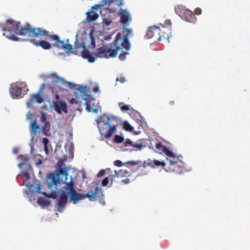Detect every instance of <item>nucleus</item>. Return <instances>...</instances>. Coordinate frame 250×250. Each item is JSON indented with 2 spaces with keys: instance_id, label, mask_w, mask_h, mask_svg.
<instances>
[{
  "instance_id": "obj_21",
  "label": "nucleus",
  "mask_w": 250,
  "mask_h": 250,
  "mask_svg": "<svg viewBox=\"0 0 250 250\" xmlns=\"http://www.w3.org/2000/svg\"><path fill=\"white\" fill-rule=\"evenodd\" d=\"M48 77L54 83H59L61 84H64V80L58 76L56 73H51L48 76Z\"/></svg>"
},
{
  "instance_id": "obj_28",
  "label": "nucleus",
  "mask_w": 250,
  "mask_h": 250,
  "mask_svg": "<svg viewBox=\"0 0 250 250\" xmlns=\"http://www.w3.org/2000/svg\"><path fill=\"white\" fill-rule=\"evenodd\" d=\"M163 152L167 155V156L172 157L173 158H175V155L173 154L172 152H171L170 150H169L168 148L166 147Z\"/></svg>"
},
{
  "instance_id": "obj_36",
  "label": "nucleus",
  "mask_w": 250,
  "mask_h": 250,
  "mask_svg": "<svg viewBox=\"0 0 250 250\" xmlns=\"http://www.w3.org/2000/svg\"><path fill=\"white\" fill-rule=\"evenodd\" d=\"M20 166H25V167L27 169H30L31 168V166L29 165V163H27L26 162V160H25V161L22 163H21L20 164Z\"/></svg>"
},
{
  "instance_id": "obj_48",
  "label": "nucleus",
  "mask_w": 250,
  "mask_h": 250,
  "mask_svg": "<svg viewBox=\"0 0 250 250\" xmlns=\"http://www.w3.org/2000/svg\"><path fill=\"white\" fill-rule=\"evenodd\" d=\"M127 163L131 164L132 165L135 166V165H138L139 163L138 161H129V162H128Z\"/></svg>"
},
{
  "instance_id": "obj_6",
  "label": "nucleus",
  "mask_w": 250,
  "mask_h": 250,
  "mask_svg": "<svg viewBox=\"0 0 250 250\" xmlns=\"http://www.w3.org/2000/svg\"><path fill=\"white\" fill-rule=\"evenodd\" d=\"M123 32L125 33L123 37L120 33H117L115 40L113 42V44L119 47L120 50L124 48L126 51H128L130 49L129 39L132 37L133 34L131 29L125 27H124Z\"/></svg>"
},
{
  "instance_id": "obj_52",
  "label": "nucleus",
  "mask_w": 250,
  "mask_h": 250,
  "mask_svg": "<svg viewBox=\"0 0 250 250\" xmlns=\"http://www.w3.org/2000/svg\"><path fill=\"white\" fill-rule=\"evenodd\" d=\"M170 104L173 105L174 104V102L171 101V102H170Z\"/></svg>"
},
{
  "instance_id": "obj_10",
  "label": "nucleus",
  "mask_w": 250,
  "mask_h": 250,
  "mask_svg": "<svg viewBox=\"0 0 250 250\" xmlns=\"http://www.w3.org/2000/svg\"><path fill=\"white\" fill-rule=\"evenodd\" d=\"M166 29V27L163 26H162V28H161L159 26L154 25L149 28V29L146 33V36L148 39L155 37L158 38L160 33H165Z\"/></svg>"
},
{
  "instance_id": "obj_54",
  "label": "nucleus",
  "mask_w": 250,
  "mask_h": 250,
  "mask_svg": "<svg viewBox=\"0 0 250 250\" xmlns=\"http://www.w3.org/2000/svg\"><path fill=\"white\" fill-rule=\"evenodd\" d=\"M44 86V84H43L42 86L43 87Z\"/></svg>"
},
{
  "instance_id": "obj_17",
  "label": "nucleus",
  "mask_w": 250,
  "mask_h": 250,
  "mask_svg": "<svg viewBox=\"0 0 250 250\" xmlns=\"http://www.w3.org/2000/svg\"><path fill=\"white\" fill-rule=\"evenodd\" d=\"M40 130V127L37 124V121L34 120L30 125V132L31 135V140L33 141L37 135L38 131Z\"/></svg>"
},
{
  "instance_id": "obj_11",
  "label": "nucleus",
  "mask_w": 250,
  "mask_h": 250,
  "mask_svg": "<svg viewBox=\"0 0 250 250\" xmlns=\"http://www.w3.org/2000/svg\"><path fill=\"white\" fill-rule=\"evenodd\" d=\"M118 13L120 22L123 24L124 27L128 26L132 21L129 13L123 9H120Z\"/></svg>"
},
{
  "instance_id": "obj_44",
  "label": "nucleus",
  "mask_w": 250,
  "mask_h": 250,
  "mask_svg": "<svg viewBox=\"0 0 250 250\" xmlns=\"http://www.w3.org/2000/svg\"><path fill=\"white\" fill-rule=\"evenodd\" d=\"M125 146H132V145H133V143L132 142V141L130 140L127 139L126 140V141L125 142Z\"/></svg>"
},
{
  "instance_id": "obj_49",
  "label": "nucleus",
  "mask_w": 250,
  "mask_h": 250,
  "mask_svg": "<svg viewBox=\"0 0 250 250\" xmlns=\"http://www.w3.org/2000/svg\"><path fill=\"white\" fill-rule=\"evenodd\" d=\"M99 91V88L98 87H96L94 88L93 91L94 92H97Z\"/></svg>"
},
{
  "instance_id": "obj_7",
  "label": "nucleus",
  "mask_w": 250,
  "mask_h": 250,
  "mask_svg": "<svg viewBox=\"0 0 250 250\" xmlns=\"http://www.w3.org/2000/svg\"><path fill=\"white\" fill-rule=\"evenodd\" d=\"M45 31L47 32V34H40V38L42 37H49L51 39L55 41L54 43V46L57 47H61L62 48L66 53H73L74 54V51L73 50V49H77V48L74 47L73 48L72 45H71L69 43H65L64 41H61L59 39V37L57 35H51L50 34L49 31L45 30ZM79 43L81 44V43H79L78 42H75V43ZM75 45V44H74V46ZM79 48H77L78 49Z\"/></svg>"
},
{
  "instance_id": "obj_34",
  "label": "nucleus",
  "mask_w": 250,
  "mask_h": 250,
  "mask_svg": "<svg viewBox=\"0 0 250 250\" xmlns=\"http://www.w3.org/2000/svg\"><path fill=\"white\" fill-rule=\"evenodd\" d=\"M156 147L158 150L163 152L166 147L163 146L162 143L159 142L156 144Z\"/></svg>"
},
{
  "instance_id": "obj_51",
  "label": "nucleus",
  "mask_w": 250,
  "mask_h": 250,
  "mask_svg": "<svg viewBox=\"0 0 250 250\" xmlns=\"http://www.w3.org/2000/svg\"><path fill=\"white\" fill-rule=\"evenodd\" d=\"M55 98L56 100H59V96L58 95H55Z\"/></svg>"
},
{
  "instance_id": "obj_1",
  "label": "nucleus",
  "mask_w": 250,
  "mask_h": 250,
  "mask_svg": "<svg viewBox=\"0 0 250 250\" xmlns=\"http://www.w3.org/2000/svg\"><path fill=\"white\" fill-rule=\"evenodd\" d=\"M21 22L12 19H8L5 22V27L11 32L21 36L26 35L30 38H40V34H47L45 29L41 27H34L30 23H26L23 27L20 28Z\"/></svg>"
},
{
  "instance_id": "obj_39",
  "label": "nucleus",
  "mask_w": 250,
  "mask_h": 250,
  "mask_svg": "<svg viewBox=\"0 0 250 250\" xmlns=\"http://www.w3.org/2000/svg\"><path fill=\"white\" fill-rule=\"evenodd\" d=\"M114 165L115 166L118 167H121L124 166V164L122 163V162L120 160H116L114 162Z\"/></svg>"
},
{
  "instance_id": "obj_35",
  "label": "nucleus",
  "mask_w": 250,
  "mask_h": 250,
  "mask_svg": "<svg viewBox=\"0 0 250 250\" xmlns=\"http://www.w3.org/2000/svg\"><path fill=\"white\" fill-rule=\"evenodd\" d=\"M132 146L136 148V150H141L143 147L144 146L141 144H133V145H132Z\"/></svg>"
},
{
  "instance_id": "obj_16",
  "label": "nucleus",
  "mask_w": 250,
  "mask_h": 250,
  "mask_svg": "<svg viewBox=\"0 0 250 250\" xmlns=\"http://www.w3.org/2000/svg\"><path fill=\"white\" fill-rule=\"evenodd\" d=\"M5 27V23L4 24L0 23V28L4 31L3 35L5 36L7 39L13 41H19L21 39L18 38L16 36L14 35L13 32H11L10 30H7Z\"/></svg>"
},
{
  "instance_id": "obj_31",
  "label": "nucleus",
  "mask_w": 250,
  "mask_h": 250,
  "mask_svg": "<svg viewBox=\"0 0 250 250\" xmlns=\"http://www.w3.org/2000/svg\"><path fill=\"white\" fill-rule=\"evenodd\" d=\"M28 189L25 191V193L27 195H33L34 190L32 189V185L31 184H28L27 185Z\"/></svg>"
},
{
  "instance_id": "obj_47",
  "label": "nucleus",
  "mask_w": 250,
  "mask_h": 250,
  "mask_svg": "<svg viewBox=\"0 0 250 250\" xmlns=\"http://www.w3.org/2000/svg\"><path fill=\"white\" fill-rule=\"evenodd\" d=\"M64 83H66V84H67V85L69 87H70V88H73V87H74V86H75V85H74L73 83H71V82H66V81H65Z\"/></svg>"
},
{
  "instance_id": "obj_3",
  "label": "nucleus",
  "mask_w": 250,
  "mask_h": 250,
  "mask_svg": "<svg viewBox=\"0 0 250 250\" xmlns=\"http://www.w3.org/2000/svg\"><path fill=\"white\" fill-rule=\"evenodd\" d=\"M111 46L114 48H106L105 46L98 48L96 52L94 53V56H93L86 48L84 42H81V44L75 43V45L76 48H82L83 49L81 56L84 59H87L90 62H94L95 59L98 58H115L117 56L118 52L120 50L119 47L114 46L113 42L111 44Z\"/></svg>"
},
{
  "instance_id": "obj_46",
  "label": "nucleus",
  "mask_w": 250,
  "mask_h": 250,
  "mask_svg": "<svg viewBox=\"0 0 250 250\" xmlns=\"http://www.w3.org/2000/svg\"><path fill=\"white\" fill-rule=\"evenodd\" d=\"M117 0H104V4H109L110 3L116 1Z\"/></svg>"
},
{
  "instance_id": "obj_37",
  "label": "nucleus",
  "mask_w": 250,
  "mask_h": 250,
  "mask_svg": "<svg viewBox=\"0 0 250 250\" xmlns=\"http://www.w3.org/2000/svg\"><path fill=\"white\" fill-rule=\"evenodd\" d=\"M79 91L83 94H85L87 92L85 86L80 85L78 88Z\"/></svg>"
},
{
  "instance_id": "obj_45",
  "label": "nucleus",
  "mask_w": 250,
  "mask_h": 250,
  "mask_svg": "<svg viewBox=\"0 0 250 250\" xmlns=\"http://www.w3.org/2000/svg\"><path fill=\"white\" fill-rule=\"evenodd\" d=\"M202 13V10L200 8H197L194 10V15H200Z\"/></svg>"
},
{
  "instance_id": "obj_26",
  "label": "nucleus",
  "mask_w": 250,
  "mask_h": 250,
  "mask_svg": "<svg viewBox=\"0 0 250 250\" xmlns=\"http://www.w3.org/2000/svg\"><path fill=\"white\" fill-rule=\"evenodd\" d=\"M166 30H165V33H160V35H159L158 38H157V40L158 41H161L162 40V39L163 38V39H167V40H169V35H168V29L166 27Z\"/></svg>"
},
{
  "instance_id": "obj_18",
  "label": "nucleus",
  "mask_w": 250,
  "mask_h": 250,
  "mask_svg": "<svg viewBox=\"0 0 250 250\" xmlns=\"http://www.w3.org/2000/svg\"><path fill=\"white\" fill-rule=\"evenodd\" d=\"M68 194L64 192H62L58 202V206L59 208L63 209L67 202Z\"/></svg>"
},
{
  "instance_id": "obj_22",
  "label": "nucleus",
  "mask_w": 250,
  "mask_h": 250,
  "mask_svg": "<svg viewBox=\"0 0 250 250\" xmlns=\"http://www.w3.org/2000/svg\"><path fill=\"white\" fill-rule=\"evenodd\" d=\"M10 93L13 98H18L21 93V88L17 85L13 86L10 88Z\"/></svg>"
},
{
  "instance_id": "obj_14",
  "label": "nucleus",
  "mask_w": 250,
  "mask_h": 250,
  "mask_svg": "<svg viewBox=\"0 0 250 250\" xmlns=\"http://www.w3.org/2000/svg\"><path fill=\"white\" fill-rule=\"evenodd\" d=\"M85 110L88 112L98 113L99 110L98 105L95 103V100L93 98H90L85 101Z\"/></svg>"
},
{
  "instance_id": "obj_38",
  "label": "nucleus",
  "mask_w": 250,
  "mask_h": 250,
  "mask_svg": "<svg viewBox=\"0 0 250 250\" xmlns=\"http://www.w3.org/2000/svg\"><path fill=\"white\" fill-rule=\"evenodd\" d=\"M127 54H128V52H124L123 53H121L120 54L119 56V59L121 60V61H124L125 60V55H127Z\"/></svg>"
},
{
  "instance_id": "obj_40",
  "label": "nucleus",
  "mask_w": 250,
  "mask_h": 250,
  "mask_svg": "<svg viewBox=\"0 0 250 250\" xmlns=\"http://www.w3.org/2000/svg\"><path fill=\"white\" fill-rule=\"evenodd\" d=\"M40 121L42 123H45V122H47L46 121V118L45 115L43 112L41 113Z\"/></svg>"
},
{
  "instance_id": "obj_25",
  "label": "nucleus",
  "mask_w": 250,
  "mask_h": 250,
  "mask_svg": "<svg viewBox=\"0 0 250 250\" xmlns=\"http://www.w3.org/2000/svg\"><path fill=\"white\" fill-rule=\"evenodd\" d=\"M37 203L41 206L46 207L50 205L51 202L49 200L45 199L42 197H39L37 199Z\"/></svg>"
},
{
  "instance_id": "obj_2",
  "label": "nucleus",
  "mask_w": 250,
  "mask_h": 250,
  "mask_svg": "<svg viewBox=\"0 0 250 250\" xmlns=\"http://www.w3.org/2000/svg\"><path fill=\"white\" fill-rule=\"evenodd\" d=\"M65 189L67 194L69 196L70 201H72L74 204L85 198H88L90 201H94L100 200L104 197L103 189L99 187L95 188L86 194H82L77 193L74 188V183L72 177L69 182L66 183Z\"/></svg>"
},
{
  "instance_id": "obj_4",
  "label": "nucleus",
  "mask_w": 250,
  "mask_h": 250,
  "mask_svg": "<svg viewBox=\"0 0 250 250\" xmlns=\"http://www.w3.org/2000/svg\"><path fill=\"white\" fill-rule=\"evenodd\" d=\"M96 121L101 136L105 138H109L112 136L116 132L119 124V120L117 117L113 116H108L105 114L101 116Z\"/></svg>"
},
{
  "instance_id": "obj_30",
  "label": "nucleus",
  "mask_w": 250,
  "mask_h": 250,
  "mask_svg": "<svg viewBox=\"0 0 250 250\" xmlns=\"http://www.w3.org/2000/svg\"><path fill=\"white\" fill-rule=\"evenodd\" d=\"M153 164L156 166H162L163 167H166L167 166V163H165L164 162H160L158 160H153Z\"/></svg>"
},
{
  "instance_id": "obj_41",
  "label": "nucleus",
  "mask_w": 250,
  "mask_h": 250,
  "mask_svg": "<svg viewBox=\"0 0 250 250\" xmlns=\"http://www.w3.org/2000/svg\"><path fill=\"white\" fill-rule=\"evenodd\" d=\"M22 175L25 178L26 180H29L30 178V175L29 173L27 171H23L21 172Z\"/></svg>"
},
{
  "instance_id": "obj_20",
  "label": "nucleus",
  "mask_w": 250,
  "mask_h": 250,
  "mask_svg": "<svg viewBox=\"0 0 250 250\" xmlns=\"http://www.w3.org/2000/svg\"><path fill=\"white\" fill-rule=\"evenodd\" d=\"M34 102H36L39 104H41L43 102V99L39 93L32 94L29 101L27 103V104L28 106H29L30 104Z\"/></svg>"
},
{
  "instance_id": "obj_23",
  "label": "nucleus",
  "mask_w": 250,
  "mask_h": 250,
  "mask_svg": "<svg viewBox=\"0 0 250 250\" xmlns=\"http://www.w3.org/2000/svg\"><path fill=\"white\" fill-rule=\"evenodd\" d=\"M99 15L94 11H90L86 13V20L88 22H92L99 18Z\"/></svg>"
},
{
  "instance_id": "obj_19",
  "label": "nucleus",
  "mask_w": 250,
  "mask_h": 250,
  "mask_svg": "<svg viewBox=\"0 0 250 250\" xmlns=\"http://www.w3.org/2000/svg\"><path fill=\"white\" fill-rule=\"evenodd\" d=\"M41 187H42V185H41L40 183H39L38 184H37V186L36 188L35 191L37 192L41 193L43 195H44V196H45L47 198L55 199L57 197L58 192L56 190L52 191L50 194H48L45 192H41Z\"/></svg>"
},
{
  "instance_id": "obj_12",
  "label": "nucleus",
  "mask_w": 250,
  "mask_h": 250,
  "mask_svg": "<svg viewBox=\"0 0 250 250\" xmlns=\"http://www.w3.org/2000/svg\"><path fill=\"white\" fill-rule=\"evenodd\" d=\"M53 108L58 114H61L62 111L65 114L67 113V108L66 103L63 101H53L52 103Z\"/></svg>"
},
{
  "instance_id": "obj_42",
  "label": "nucleus",
  "mask_w": 250,
  "mask_h": 250,
  "mask_svg": "<svg viewBox=\"0 0 250 250\" xmlns=\"http://www.w3.org/2000/svg\"><path fill=\"white\" fill-rule=\"evenodd\" d=\"M116 82H120L121 83H124L125 82V80L124 77L121 76L120 77H117L116 79Z\"/></svg>"
},
{
  "instance_id": "obj_27",
  "label": "nucleus",
  "mask_w": 250,
  "mask_h": 250,
  "mask_svg": "<svg viewBox=\"0 0 250 250\" xmlns=\"http://www.w3.org/2000/svg\"><path fill=\"white\" fill-rule=\"evenodd\" d=\"M42 143L43 144L44 146V150L46 154H48V150L47 148V144L48 143V139L46 138H43L42 140Z\"/></svg>"
},
{
  "instance_id": "obj_15",
  "label": "nucleus",
  "mask_w": 250,
  "mask_h": 250,
  "mask_svg": "<svg viewBox=\"0 0 250 250\" xmlns=\"http://www.w3.org/2000/svg\"><path fill=\"white\" fill-rule=\"evenodd\" d=\"M27 41L32 43L36 47L40 46L44 50H48L51 48V44L48 42L44 40H37L35 38L29 39Z\"/></svg>"
},
{
  "instance_id": "obj_5",
  "label": "nucleus",
  "mask_w": 250,
  "mask_h": 250,
  "mask_svg": "<svg viewBox=\"0 0 250 250\" xmlns=\"http://www.w3.org/2000/svg\"><path fill=\"white\" fill-rule=\"evenodd\" d=\"M70 168L67 167H61L58 169L57 174L51 173L50 175L51 181L48 185V188L51 190H57L58 183L66 184L68 176L67 171Z\"/></svg>"
},
{
  "instance_id": "obj_50",
  "label": "nucleus",
  "mask_w": 250,
  "mask_h": 250,
  "mask_svg": "<svg viewBox=\"0 0 250 250\" xmlns=\"http://www.w3.org/2000/svg\"><path fill=\"white\" fill-rule=\"evenodd\" d=\"M42 163V162L41 160L39 159L38 161V162L36 163V165H41Z\"/></svg>"
},
{
  "instance_id": "obj_24",
  "label": "nucleus",
  "mask_w": 250,
  "mask_h": 250,
  "mask_svg": "<svg viewBox=\"0 0 250 250\" xmlns=\"http://www.w3.org/2000/svg\"><path fill=\"white\" fill-rule=\"evenodd\" d=\"M50 129V124L49 122H45L44 123L43 126L42 127V131L43 134L45 136H49V134L48 132Z\"/></svg>"
},
{
  "instance_id": "obj_13",
  "label": "nucleus",
  "mask_w": 250,
  "mask_h": 250,
  "mask_svg": "<svg viewBox=\"0 0 250 250\" xmlns=\"http://www.w3.org/2000/svg\"><path fill=\"white\" fill-rule=\"evenodd\" d=\"M115 174L114 176L111 175L108 177L105 178L102 181V186L105 187L107 186L109 183V180L111 181V183L113 182L114 180H115V178L117 177H121L124 176H125V174H128V172L126 170H124L123 169L120 170L118 172L115 171Z\"/></svg>"
},
{
  "instance_id": "obj_29",
  "label": "nucleus",
  "mask_w": 250,
  "mask_h": 250,
  "mask_svg": "<svg viewBox=\"0 0 250 250\" xmlns=\"http://www.w3.org/2000/svg\"><path fill=\"white\" fill-rule=\"evenodd\" d=\"M119 105L123 112H125L129 110V106L128 105H124L123 103H119Z\"/></svg>"
},
{
  "instance_id": "obj_53",
  "label": "nucleus",
  "mask_w": 250,
  "mask_h": 250,
  "mask_svg": "<svg viewBox=\"0 0 250 250\" xmlns=\"http://www.w3.org/2000/svg\"><path fill=\"white\" fill-rule=\"evenodd\" d=\"M168 22V25H171V21H170L169 20Z\"/></svg>"
},
{
  "instance_id": "obj_9",
  "label": "nucleus",
  "mask_w": 250,
  "mask_h": 250,
  "mask_svg": "<svg viewBox=\"0 0 250 250\" xmlns=\"http://www.w3.org/2000/svg\"><path fill=\"white\" fill-rule=\"evenodd\" d=\"M175 12L185 21L192 23H194L196 21V18L194 14L183 5L176 6Z\"/></svg>"
},
{
  "instance_id": "obj_32",
  "label": "nucleus",
  "mask_w": 250,
  "mask_h": 250,
  "mask_svg": "<svg viewBox=\"0 0 250 250\" xmlns=\"http://www.w3.org/2000/svg\"><path fill=\"white\" fill-rule=\"evenodd\" d=\"M124 127L126 131H132L133 130V127L127 122L124 123Z\"/></svg>"
},
{
  "instance_id": "obj_8",
  "label": "nucleus",
  "mask_w": 250,
  "mask_h": 250,
  "mask_svg": "<svg viewBox=\"0 0 250 250\" xmlns=\"http://www.w3.org/2000/svg\"><path fill=\"white\" fill-rule=\"evenodd\" d=\"M166 160L167 166L164 168L166 171L178 174L183 173L186 171L185 164L182 161H172L168 158Z\"/></svg>"
},
{
  "instance_id": "obj_43",
  "label": "nucleus",
  "mask_w": 250,
  "mask_h": 250,
  "mask_svg": "<svg viewBox=\"0 0 250 250\" xmlns=\"http://www.w3.org/2000/svg\"><path fill=\"white\" fill-rule=\"evenodd\" d=\"M105 173V171L104 169H101L100 170L99 173L97 174V177H100L101 176H104Z\"/></svg>"
},
{
  "instance_id": "obj_33",
  "label": "nucleus",
  "mask_w": 250,
  "mask_h": 250,
  "mask_svg": "<svg viewBox=\"0 0 250 250\" xmlns=\"http://www.w3.org/2000/svg\"><path fill=\"white\" fill-rule=\"evenodd\" d=\"M124 140V138L120 135H116L114 137V141L117 143H121Z\"/></svg>"
}]
</instances>
